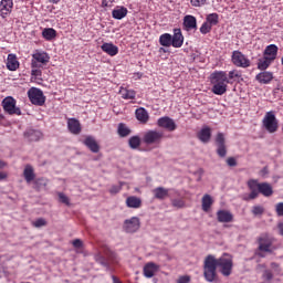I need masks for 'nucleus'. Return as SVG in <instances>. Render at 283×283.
Returning <instances> with one entry per match:
<instances>
[{
    "mask_svg": "<svg viewBox=\"0 0 283 283\" xmlns=\"http://www.w3.org/2000/svg\"><path fill=\"white\" fill-rule=\"evenodd\" d=\"M218 269L224 277H229L233 273V259L229 254H223L217 259L213 254H209L203 260V277L206 282H218Z\"/></svg>",
    "mask_w": 283,
    "mask_h": 283,
    "instance_id": "f257e3e1",
    "label": "nucleus"
},
{
    "mask_svg": "<svg viewBox=\"0 0 283 283\" xmlns=\"http://www.w3.org/2000/svg\"><path fill=\"white\" fill-rule=\"evenodd\" d=\"M242 81V71L234 69L232 71H214L210 74V82L212 84V94L222 96L227 94L228 85L240 83Z\"/></svg>",
    "mask_w": 283,
    "mask_h": 283,
    "instance_id": "f03ea898",
    "label": "nucleus"
},
{
    "mask_svg": "<svg viewBox=\"0 0 283 283\" xmlns=\"http://www.w3.org/2000/svg\"><path fill=\"white\" fill-rule=\"evenodd\" d=\"M248 188L250 189L249 195L243 196V200L249 202V200H255L260 193L265 198H271L273 196V187L269 182H258L255 179H251L248 181Z\"/></svg>",
    "mask_w": 283,
    "mask_h": 283,
    "instance_id": "7ed1b4c3",
    "label": "nucleus"
},
{
    "mask_svg": "<svg viewBox=\"0 0 283 283\" xmlns=\"http://www.w3.org/2000/svg\"><path fill=\"white\" fill-rule=\"evenodd\" d=\"M262 125L269 134H275V132L280 129V122L277 120V117H275V113L272 111L265 113V116L262 119Z\"/></svg>",
    "mask_w": 283,
    "mask_h": 283,
    "instance_id": "20e7f679",
    "label": "nucleus"
},
{
    "mask_svg": "<svg viewBox=\"0 0 283 283\" xmlns=\"http://www.w3.org/2000/svg\"><path fill=\"white\" fill-rule=\"evenodd\" d=\"M165 138L163 130H148L143 136V143L145 145H160Z\"/></svg>",
    "mask_w": 283,
    "mask_h": 283,
    "instance_id": "39448f33",
    "label": "nucleus"
},
{
    "mask_svg": "<svg viewBox=\"0 0 283 283\" xmlns=\"http://www.w3.org/2000/svg\"><path fill=\"white\" fill-rule=\"evenodd\" d=\"M28 98L32 105H36L38 107H43V105H45V95L40 88L31 87L28 91Z\"/></svg>",
    "mask_w": 283,
    "mask_h": 283,
    "instance_id": "423d86ee",
    "label": "nucleus"
},
{
    "mask_svg": "<svg viewBox=\"0 0 283 283\" xmlns=\"http://www.w3.org/2000/svg\"><path fill=\"white\" fill-rule=\"evenodd\" d=\"M50 63V54L45 51L35 50L32 54L31 67H43Z\"/></svg>",
    "mask_w": 283,
    "mask_h": 283,
    "instance_id": "0eeeda50",
    "label": "nucleus"
},
{
    "mask_svg": "<svg viewBox=\"0 0 283 283\" xmlns=\"http://www.w3.org/2000/svg\"><path fill=\"white\" fill-rule=\"evenodd\" d=\"M2 107L10 116H21V108L17 107V99L12 96H8L2 101Z\"/></svg>",
    "mask_w": 283,
    "mask_h": 283,
    "instance_id": "6e6552de",
    "label": "nucleus"
},
{
    "mask_svg": "<svg viewBox=\"0 0 283 283\" xmlns=\"http://www.w3.org/2000/svg\"><path fill=\"white\" fill-rule=\"evenodd\" d=\"M231 61L235 67H251V60L247 57L242 52L240 51H233L231 55Z\"/></svg>",
    "mask_w": 283,
    "mask_h": 283,
    "instance_id": "1a4fd4ad",
    "label": "nucleus"
},
{
    "mask_svg": "<svg viewBox=\"0 0 283 283\" xmlns=\"http://www.w3.org/2000/svg\"><path fill=\"white\" fill-rule=\"evenodd\" d=\"M259 242V251H263L264 253H273L271 247H273V238L269 234H261L258 239Z\"/></svg>",
    "mask_w": 283,
    "mask_h": 283,
    "instance_id": "9d476101",
    "label": "nucleus"
},
{
    "mask_svg": "<svg viewBox=\"0 0 283 283\" xmlns=\"http://www.w3.org/2000/svg\"><path fill=\"white\" fill-rule=\"evenodd\" d=\"M157 125L158 127H161V129H166L167 132H176V129H178V125H176V122L169 116L160 117L157 120Z\"/></svg>",
    "mask_w": 283,
    "mask_h": 283,
    "instance_id": "9b49d317",
    "label": "nucleus"
},
{
    "mask_svg": "<svg viewBox=\"0 0 283 283\" xmlns=\"http://www.w3.org/2000/svg\"><path fill=\"white\" fill-rule=\"evenodd\" d=\"M140 229V219L138 217H132L130 219L125 220L124 230L126 233H136Z\"/></svg>",
    "mask_w": 283,
    "mask_h": 283,
    "instance_id": "f8f14e48",
    "label": "nucleus"
},
{
    "mask_svg": "<svg viewBox=\"0 0 283 283\" xmlns=\"http://www.w3.org/2000/svg\"><path fill=\"white\" fill-rule=\"evenodd\" d=\"M14 8V0H1L0 1V15L2 19L12 14V9Z\"/></svg>",
    "mask_w": 283,
    "mask_h": 283,
    "instance_id": "ddd939ff",
    "label": "nucleus"
},
{
    "mask_svg": "<svg viewBox=\"0 0 283 283\" xmlns=\"http://www.w3.org/2000/svg\"><path fill=\"white\" fill-rule=\"evenodd\" d=\"M217 154L220 158L227 156V145L224 144V134L218 133L216 136Z\"/></svg>",
    "mask_w": 283,
    "mask_h": 283,
    "instance_id": "4468645a",
    "label": "nucleus"
},
{
    "mask_svg": "<svg viewBox=\"0 0 283 283\" xmlns=\"http://www.w3.org/2000/svg\"><path fill=\"white\" fill-rule=\"evenodd\" d=\"M174 34L171 35L172 48H182L185 44V35H182V30L174 29Z\"/></svg>",
    "mask_w": 283,
    "mask_h": 283,
    "instance_id": "2eb2a0df",
    "label": "nucleus"
},
{
    "mask_svg": "<svg viewBox=\"0 0 283 283\" xmlns=\"http://www.w3.org/2000/svg\"><path fill=\"white\" fill-rule=\"evenodd\" d=\"M83 145L90 149L93 154H98L101 151V146L96 142V138L92 136H86V138L83 140Z\"/></svg>",
    "mask_w": 283,
    "mask_h": 283,
    "instance_id": "dca6fc26",
    "label": "nucleus"
},
{
    "mask_svg": "<svg viewBox=\"0 0 283 283\" xmlns=\"http://www.w3.org/2000/svg\"><path fill=\"white\" fill-rule=\"evenodd\" d=\"M67 129L70 133H72L74 136H78L82 132L81 122L76 118H69L67 120Z\"/></svg>",
    "mask_w": 283,
    "mask_h": 283,
    "instance_id": "f3484780",
    "label": "nucleus"
},
{
    "mask_svg": "<svg viewBox=\"0 0 283 283\" xmlns=\"http://www.w3.org/2000/svg\"><path fill=\"white\" fill-rule=\"evenodd\" d=\"M160 269V266L154 262H148L145 264L144 266V275L148 279H151L156 275V273H158V270Z\"/></svg>",
    "mask_w": 283,
    "mask_h": 283,
    "instance_id": "a211bd4d",
    "label": "nucleus"
},
{
    "mask_svg": "<svg viewBox=\"0 0 283 283\" xmlns=\"http://www.w3.org/2000/svg\"><path fill=\"white\" fill-rule=\"evenodd\" d=\"M129 10H127L126 7L123 6H116L112 11L113 19H116L117 21H120L127 17Z\"/></svg>",
    "mask_w": 283,
    "mask_h": 283,
    "instance_id": "6ab92c4d",
    "label": "nucleus"
},
{
    "mask_svg": "<svg viewBox=\"0 0 283 283\" xmlns=\"http://www.w3.org/2000/svg\"><path fill=\"white\" fill-rule=\"evenodd\" d=\"M255 81L261 83V85H269L273 81V72L263 71L255 76Z\"/></svg>",
    "mask_w": 283,
    "mask_h": 283,
    "instance_id": "aec40b11",
    "label": "nucleus"
},
{
    "mask_svg": "<svg viewBox=\"0 0 283 283\" xmlns=\"http://www.w3.org/2000/svg\"><path fill=\"white\" fill-rule=\"evenodd\" d=\"M197 138L203 144L209 143L211 140V128L209 126L202 127L197 134Z\"/></svg>",
    "mask_w": 283,
    "mask_h": 283,
    "instance_id": "412c9836",
    "label": "nucleus"
},
{
    "mask_svg": "<svg viewBox=\"0 0 283 283\" xmlns=\"http://www.w3.org/2000/svg\"><path fill=\"white\" fill-rule=\"evenodd\" d=\"M277 45L275 44H270L265 48L264 52H263V56H265L266 59H270L272 62L275 61V59H277Z\"/></svg>",
    "mask_w": 283,
    "mask_h": 283,
    "instance_id": "4be33fe9",
    "label": "nucleus"
},
{
    "mask_svg": "<svg viewBox=\"0 0 283 283\" xmlns=\"http://www.w3.org/2000/svg\"><path fill=\"white\" fill-rule=\"evenodd\" d=\"M217 220L218 222H233V213H231L229 210H219L217 212Z\"/></svg>",
    "mask_w": 283,
    "mask_h": 283,
    "instance_id": "5701e85b",
    "label": "nucleus"
},
{
    "mask_svg": "<svg viewBox=\"0 0 283 283\" xmlns=\"http://www.w3.org/2000/svg\"><path fill=\"white\" fill-rule=\"evenodd\" d=\"M184 27L186 30H198V20L193 15H186L184 18Z\"/></svg>",
    "mask_w": 283,
    "mask_h": 283,
    "instance_id": "b1692460",
    "label": "nucleus"
},
{
    "mask_svg": "<svg viewBox=\"0 0 283 283\" xmlns=\"http://www.w3.org/2000/svg\"><path fill=\"white\" fill-rule=\"evenodd\" d=\"M153 193L156 200H165L166 198H169V189L165 187H157L153 189Z\"/></svg>",
    "mask_w": 283,
    "mask_h": 283,
    "instance_id": "393cba45",
    "label": "nucleus"
},
{
    "mask_svg": "<svg viewBox=\"0 0 283 283\" xmlns=\"http://www.w3.org/2000/svg\"><path fill=\"white\" fill-rule=\"evenodd\" d=\"M7 69L10 72H17L19 70V60H17V55L10 53L7 57Z\"/></svg>",
    "mask_w": 283,
    "mask_h": 283,
    "instance_id": "a878e982",
    "label": "nucleus"
},
{
    "mask_svg": "<svg viewBox=\"0 0 283 283\" xmlns=\"http://www.w3.org/2000/svg\"><path fill=\"white\" fill-rule=\"evenodd\" d=\"M101 50L108 54V56H116L118 54V46L114 45V43L105 42L101 46Z\"/></svg>",
    "mask_w": 283,
    "mask_h": 283,
    "instance_id": "bb28decb",
    "label": "nucleus"
},
{
    "mask_svg": "<svg viewBox=\"0 0 283 283\" xmlns=\"http://www.w3.org/2000/svg\"><path fill=\"white\" fill-rule=\"evenodd\" d=\"M135 116L137 120H139V123H142L143 125H146V123L149 122V113H147V109H145L144 107L137 108L135 112Z\"/></svg>",
    "mask_w": 283,
    "mask_h": 283,
    "instance_id": "cd10ccee",
    "label": "nucleus"
},
{
    "mask_svg": "<svg viewBox=\"0 0 283 283\" xmlns=\"http://www.w3.org/2000/svg\"><path fill=\"white\" fill-rule=\"evenodd\" d=\"M126 206L128 209H140L143 207V200L136 196H130L126 199Z\"/></svg>",
    "mask_w": 283,
    "mask_h": 283,
    "instance_id": "c85d7f7f",
    "label": "nucleus"
},
{
    "mask_svg": "<svg viewBox=\"0 0 283 283\" xmlns=\"http://www.w3.org/2000/svg\"><path fill=\"white\" fill-rule=\"evenodd\" d=\"M24 180L30 185L36 178V175L34 174V168L31 165H27L23 171Z\"/></svg>",
    "mask_w": 283,
    "mask_h": 283,
    "instance_id": "c756f323",
    "label": "nucleus"
},
{
    "mask_svg": "<svg viewBox=\"0 0 283 283\" xmlns=\"http://www.w3.org/2000/svg\"><path fill=\"white\" fill-rule=\"evenodd\" d=\"M119 94L125 101H134V98H136V91L126 87H120Z\"/></svg>",
    "mask_w": 283,
    "mask_h": 283,
    "instance_id": "7c9ffc66",
    "label": "nucleus"
},
{
    "mask_svg": "<svg viewBox=\"0 0 283 283\" xmlns=\"http://www.w3.org/2000/svg\"><path fill=\"white\" fill-rule=\"evenodd\" d=\"M25 138H28V140H30L31 143H36L38 140H41V132L39 130H28L24 133Z\"/></svg>",
    "mask_w": 283,
    "mask_h": 283,
    "instance_id": "2f4dec72",
    "label": "nucleus"
},
{
    "mask_svg": "<svg viewBox=\"0 0 283 283\" xmlns=\"http://www.w3.org/2000/svg\"><path fill=\"white\" fill-rule=\"evenodd\" d=\"M159 44L163 45V48H171L172 40L170 33H164L159 36Z\"/></svg>",
    "mask_w": 283,
    "mask_h": 283,
    "instance_id": "473e14b6",
    "label": "nucleus"
},
{
    "mask_svg": "<svg viewBox=\"0 0 283 283\" xmlns=\"http://www.w3.org/2000/svg\"><path fill=\"white\" fill-rule=\"evenodd\" d=\"M213 205V199L210 195H205L201 200V207L202 211H209L211 209V206Z\"/></svg>",
    "mask_w": 283,
    "mask_h": 283,
    "instance_id": "72a5a7b5",
    "label": "nucleus"
},
{
    "mask_svg": "<svg viewBox=\"0 0 283 283\" xmlns=\"http://www.w3.org/2000/svg\"><path fill=\"white\" fill-rule=\"evenodd\" d=\"M42 36L45 39V41H53V39H56V30L52 28H45L42 31Z\"/></svg>",
    "mask_w": 283,
    "mask_h": 283,
    "instance_id": "f704fd0d",
    "label": "nucleus"
},
{
    "mask_svg": "<svg viewBox=\"0 0 283 283\" xmlns=\"http://www.w3.org/2000/svg\"><path fill=\"white\" fill-rule=\"evenodd\" d=\"M271 63H273V60L263 55V59H260L258 62V69L262 71L268 70Z\"/></svg>",
    "mask_w": 283,
    "mask_h": 283,
    "instance_id": "c9c22d12",
    "label": "nucleus"
},
{
    "mask_svg": "<svg viewBox=\"0 0 283 283\" xmlns=\"http://www.w3.org/2000/svg\"><path fill=\"white\" fill-rule=\"evenodd\" d=\"M117 133L122 138H125L132 134V130L123 123L118 125Z\"/></svg>",
    "mask_w": 283,
    "mask_h": 283,
    "instance_id": "e433bc0d",
    "label": "nucleus"
},
{
    "mask_svg": "<svg viewBox=\"0 0 283 283\" xmlns=\"http://www.w3.org/2000/svg\"><path fill=\"white\" fill-rule=\"evenodd\" d=\"M206 22L209 23L212 28L213 25H218L219 23V15L218 13H210L206 18Z\"/></svg>",
    "mask_w": 283,
    "mask_h": 283,
    "instance_id": "4c0bfd02",
    "label": "nucleus"
},
{
    "mask_svg": "<svg viewBox=\"0 0 283 283\" xmlns=\"http://www.w3.org/2000/svg\"><path fill=\"white\" fill-rule=\"evenodd\" d=\"M128 145L130 149H138L140 147V137L139 136H133L128 140Z\"/></svg>",
    "mask_w": 283,
    "mask_h": 283,
    "instance_id": "58836bf2",
    "label": "nucleus"
},
{
    "mask_svg": "<svg viewBox=\"0 0 283 283\" xmlns=\"http://www.w3.org/2000/svg\"><path fill=\"white\" fill-rule=\"evenodd\" d=\"M33 185L36 191H41L42 187H48V181L43 178H38L33 181Z\"/></svg>",
    "mask_w": 283,
    "mask_h": 283,
    "instance_id": "ea45409f",
    "label": "nucleus"
},
{
    "mask_svg": "<svg viewBox=\"0 0 283 283\" xmlns=\"http://www.w3.org/2000/svg\"><path fill=\"white\" fill-rule=\"evenodd\" d=\"M171 205L176 209H185V199L184 198L171 199Z\"/></svg>",
    "mask_w": 283,
    "mask_h": 283,
    "instance_id": "a19ab883",
    "label": "nucleus"
},
{
    "mask_svg": "<svg viewBox=\"0 0 283 283\" xmlns=\"http://www.w3.org/2000/svg\"><path fill=\"white\" fill-rule=\"evenodd\" d=\"M209 3V0H190L192 8H202Z\"/></svg>",
    "mask_w": 283,
    "mask_h": 283,
    "instance_id": "79ce46f5",
    "label": "nucleus"
},
{
    "mask_svg": "<svg viewBox=\"0 0 283 283\" xmlns=\"http://www.w3.org/2000/svg\"><path fill=\"white\" fill-rule=\"evenodd\" d=\"M212 28L213 27L209 22H203L199 30L201 34H209Z\"/></svg>",
    "mask_w": 283,
    "mask_h": 283,
    "instance_id": "37998d69",
    "label": "nucleus"
},
{
    "mask_svg": "<svg viewBox=\"0 0 283 283\" xmlns=\"http://www.w3.org/2000/svg\"><path fill=\"white\" fill-rule=\"evenodd\" d=\"M32 226L35 227V229H41V227L48 226V221L43 218H39L35 221H33Z\"/></svg>",
    "mask_w": 283,
    "mask_h": 283,
    "instance_id": "c03bdc74",
    "label": "nucleus"
},
{
    "mask_svg": "<svg viewBox=\"0 0 283 283\" xmlns=\"http://www.w3.org/2000/svg\"><path fill=\"white\" fill-rule=\"evenodd\" d=\"M252 214L253 216H263L264 214V207H262V206L252 207Z\"/></svg>",
    "mask_w": 283,
    "mask_h": 283,
    "instance_id": "a18cd8bd",
    "label": "nucleus"
},
{
    "mask_svg": "<svg viewBox=\"0 0 283 283\" xmlns=\"http://www.w3.org/2000/svg\"><path fill=\"white\" fill-rule=\"evenodd\" d=\"M31 76H33L34 78H39L41 76H43V72L41 71L40 67H31Z\"/></svg>",
    "mask_w": 283,
    "mask_h": 283,
    "instance_id": "49530a36",
    "label": "nucleus"
},
{
    "mask_svg": "<svg viewBox=\"0 0 283 283\" xmlns=\"http://www.w3.org/2000/svg\"><path fill=\"white\" fill-rule=\"evenodd\" d=\"M59 198H60V202H62V205H66L67 207H70V198L67 196H65V193L60 192Z\"/></svg>",
    "mask_w": 283,
    "mask_h": 283,
    "instance_id": "de8ad7c7",
    "label": "nucleus"
},
{
    "mask_svg": "<svg viewBox=\"0 0 283 283\" xmlns=\"http://www.w3.org/2000/svg\"><path fill=\"white\" fill-rule=\"evenodd\" d=\"M263 280H265V282H271V280H273V272H271V270H265L263 272Z\"/></svg>",
    "mask_w": 283,
    "mask_h": 283,
    "instance_id": "09e8293b",
    "label": "nucleus"
},
{
    "mask_svg": "<svg viewBox=\"0 0 283 283\" xmlns=\"http://www.w3.org/2000/svg\"><path fill=\"white\" fill-rule=\"evenodd\" d=\"M228 167H238V160H235L233 157H229L227 159Z\"/></svg>",
    "mask_w": 283,
    "mask_h": 283,
    "instance_id": "8fccbe9b",
    "label": "nucleus"
},
{
    "mask_svg": "<svg viewBox=\"0 0 283 283\" xmlns=\"http://www.w3.org/2000/svg\"><path fill=\"white\" fill-rule=\"evenodd\" d=\"M123 189V185L119 186H112L109 189V193H119V191Z\"/></svg>",
    "mask_w": 283,
    "mask_h": 283,
    "instance_id": "3c124183",
    "label": "nucleus"
},
{
    "mask_svg": "<svg viewBox=\"0 0 283 283\" xmlns=\"http://www.w3.org/2000/svg\"><path fill=\"white\" fill-rule=\"evenodd\" d=\"M72 244H73V247H74L75 249H81V248H83V241H81V239H75V240H73Z\"/></svg>",
    "mask_w": 283,
    "mask_h": 283,
    "instance_id": "603ef678",
    "label": "nucleus"
},
{
    "mask_svg": "<svg viewBox=\"0 0 283 283\" xmlns=\"http://www.w3.org/2000/svg\"><path fill=\"white\" fill-rule=\"evenodd\" d=\"M276 213L277 216H283V202L276 205Z\"/></svg>",
    "mask_w": 283,
    "mask_h": 283,
    "instance_id": "864d4df0",
    "label": "nucleus"
},
{
    "mask_svg": "<svg viewBox=\"0 0 283 283\" xmlns=\"http://www.w3.org/2000/svg\"><path fill=\"white\" fill-rule=\"evenodd\" d=\"M191 282V279L189 276H180L177 281V283H189Z\"/></svg>",
    "mask_w": 283,
    "mask_h": 283,
    "instance_id": "5fc2aeb1",
    "label": "nucleus"
},
{
    "mask_svg": "<svg viewBox=\"0 0 283 283\" xmlns=\"http://www.w3.org/2000/svg\"><path fill=\"white\" fill-rule=\"evenodd\" d=\"M8 178V172L0 171V181Z\"/></svg>",
    "mask_w": 283,
    "mask_h": 283,
    "instance_id": "6e6d98bb",
    "label": "nucleus"
},
{
    "mask_svg": "<svg viewBox=\"0 0 283 283\" xmlns=\"http://www.w3.org/2000/svg\"><path fill=\"white\" fill-rule=\"evenodd\" d=\"M279 233L283 237V222L277 224Z\"/></svg>",
    "mask_w": 283,
    "mask_h": 283,
    "instance_id": "4d7b16f0",
    "label": "nucleus"
},
{
    "mask_svg": "<svg viewBox=\"0 0 283 283\" xmlns=\"http://www.w3.org/2000/svg\"><path fill=\"white\" fill-rule=\"evenodd\" d=\"M6 167H8V164H6V161L0 159V169H3Z\"/></svg>",
    "mask_w": 283,
    "mask_h": 283,
    "instance_id": "13d9d810",
    "label": "nucleus"
},
{
    "mask_svg": "<svg viewBox=\"0 0 283 283\" xmlns=\"http://www.w3.org/2000/svg\"><path fill=\"white\" fill-rule=\"evenodd\" d=\"M112 280H113V283H123L118 277H116V275H113Z\"/></svg>",
    "mask_w": 283,
    "mask_h": 283,
    "instance_id": "bf43d9fd",
    "label": "nucleus"
},
{
    "mask_svg": "<svg viewBox=\"0 0 283 283\" xmlns=\"http://www.w3.org/2000/svg\"><path fill=\"white\" fill-rule=\"evenodd\" d=\"M107 6H108L107 0H103V1H102V8H107Z\"/></svg>",
    "mask_w": 283,
    "mask_h": 283,
    "instance_id": "052dcab7",
    "label": "nucleus"
},
{
    "mask_svg": "<svg viewBox=\"0 0 283 283\" xmlns=\"http://www.w3.org/2000/svg\"><path fill=\"white\" fill-rule=\"evenodd\" d=\"M61 0H49L50 3L56 4L59 3Z\"/></svg>",
    "mask_w": 283,
    "mask_h": 283,
    "instance_id": "680f3d73",
    "label": "nucleus"
},
{
    "mask_svg": "<svg viewBox=\"0 0 283 283\" xmlns=\"http://www.w3.org/2000/svg\"><path fill=\"white\" fill-rule=\"evenodd\" d=\"M271 266L273 268V269H279V264L277 263H271Z\"/></svg>",
    "mask_w": 283,
    "mask_h": 283,
    "instance_id": "e2e57ef3",
    "label": "nucleus"
},
{
    "mask_svg": "<svg viewBox=\"0 0 283 283\" xmlns=\"http://www.w3.org/2000/svg\"><path fill=\"white\" fill-rule=\"evenodd\" d=\"M3 118H6V116H3L2 114H0V123H1V120H3Z\"/></svg>",
    "mask_w": 283,
    "mask_h": 283,
    "instance_id": "0e129e2a",
    "label": "nucleus"
}]
</instances>
